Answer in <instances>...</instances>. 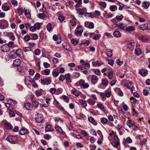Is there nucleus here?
<instances>
[{"instance_id": "423d86ee", "label": "nucleus", "mask_w": 150, "mask_h": 150, "mask_svg": "<svg viewBox=\"0 0 150 150\" xmlns=\"http://www.w3.org/2000/svg\"><path fill=\"white\" fill-rule=\"evenodd\" d=\"M83 31V29L82 26H80L77 27L75 30V33L76 35H81Z\"/></svg>"}, {"instance_id": "e433bc0d", "label": "nucleus", "mask_w": 150, "mask_h": 150, "mask_svg": "<svg viewBox=\"0 0 150 150\" xmlns=\"http://www.w3.org/2000/svg\"><path fill=\"white\" fill-rule=\"evenodd\" d=\"M113 72L112 71H110L108 73V77L111 80L113 77Z\"/></svg>"}, {"instance_id": "6ab92c4d", "label": "nucleus", "mask_w": 150, "mask_h": 150, "mask_svg": "<svg viewBox=\"0 0 150 150\" xmlns=\"http://www.w3.org/2000/svg\"><path fill=\"white\" fill-rule=\"evenodd\" d=\"M117 26L120 28V29L124 31H125V26L122 23H120L116 24Z\"/></svg>"}, {"instance_id": "de8ad7c7", "label": "nucleus", "mask_w": 150, "mask_h": 150, "mask_svg": "<svg viewBox=\"0 0 150 150\" xmlns=\"http://www.w3.org/2000/svg\"><path fill=\"white\" fill-rule=\"evenodd\" d=\"M71 43L74 45H77L78 43V41L75 39H73L71 40Z\"/></svg>"}, {"instance_id": "4be33fe9", "label": "nucleus", "mask_w": 150, "mask_h": 150, "mask_svg": "<svg viewBox=\"0 0 150 150\" xmlns=\"http://www.w3.org/2000/svg\"><path fill=\"white\" fill-rule=\"evenodd\" d=\"M5 105L6 106L8 109L9 110H12L14 108V107L13 106V105H12V103H6Z\"/></svg>"}, {"instance_id": "b1692460", "label": "nucleus", "mask_w": 150, "mask_h": 150, "mask_svg": "<svg viewBox=\"0 0 150 150\" xmlns=\"http://www.w3.org/2000/svg\"><path fill=\"white\" fill-rule=\"evenodd\" d=\"M106 52L108 56L109 57H111L112 56V52L111 50L110 49H107Z\"/></svg>"}, {"instance_id": "69168bd1", "label": "nucleus", "mask_w": 150, "mask_h": 150, "mask_svg": "<svg viewBox=\"0 0 150 150\" xmlns=\"http://www.w3.org/2000/svg\"><path fill=\"white\" fill-rule=\"evenodd\" d=\"M63 98L65 102H68L69 101V99L67 96H63Z\"/></svg>"}, {"instance_id": "49530a36", "label": "nucleus", "mask_w": 150, "mask_h": 150, "mask_svg": "<svg viewBox=\"0 0 150 150\" xmlns=\"http://www.w3.org/2000/svg\"><path fill=\"white\" fill-rule=\"evenodd\" d=\"M35 94L36 96L39 97L42 95V91L41 90H38L36 91L35 92Z\"/></svg>"}, {"instance_id": "f8f14e48", "label": "nucleus", "mask_w": 150, "mask_h": 150, "mask_svg": "<svg viewBox=\"0 0 150 150\" xmlns=\"http://www.w3.org/2000/svg\"><path fill=\"white\" fill-rule=\"evenodd\" d=\"M31 100L33 105L35 107L38 108V106L39 103L36 101L35 99L32 96L31 97Z\"/></svg>"}, {"instance_id": "9d476101", "label": "nucleus", "mask_w": 150, "mask_h": 150, "mask_svg": "<svg viewBox=\"0 0 150 150\" xmlns=\"http://www.w3.org/2000/svg\"><path fill=\"white\" fill-rule=\"evenodd\" d=\"M43 117L42 115L38 113H37V117H36L35 120L38 123H41L43 121Z\"/></svg>"}, {"instance_id": "8fccbe9b", "label": "nucleus", "mask_w": 150, "mask_h": 150, "mask_svg": "<svg viewBox=\"0 0 150 150\" xmlns=\"http://www.w3.org/2000/svg\"><path fill=\"white\" fill-rule=\"evenodd\" d=\"M99 4L103 8H105L106 6V3L103 1H101L99 2Z\"/></svg>"}, {"instance_id": "1a4fd4ad", "label": "nucleus", "mask_w": 150, "mask_h": 150, "mask_svg": "<svg viewBox=\"0 0 150 150\" xmlns=\"http://www.w3.org/2000/svg\"><path fill=\"white\" fill-rule=\"evenodd\" d=\"M65 79H66L67 81L66 83L67 84L68 83H71L72 82V80L71 79V74L69 73H67L65 74L64 75Z\"/></svg>"}, {"instance_id": "9b49d317", "label": "nucleus", "mask_w": 150, "mask_h": 150, "mask_svg": "<svg viewBox=\"0 0 150 150\" xmlns=\"http://www.w3.org/2000/svg\"><path fill=\"white\" fill-rule=\"evenodd\" d=\"M61 36L60 35L57 36L56 35H54L53 36V39L55 41H57V43H59L61 42Z\"/></svg>"}, {"instance_id": "0eeeda50", "label": "nucleus", "mask_w": 150, "mask_h": 150, "mask_svg": "<svg viewBox=\"0 0 150 150\" xmlns=\"http://www.w3.org/2000/svg\"><path fill=\"white\" fill-rule=\"evenodd\" d=\"M6 35L9 37L11 40L14 41L15 40V37L13 33L12 32H6Z\"/></svg>"}, {"instance_id": "13d9d810", "label": "nucleus", "mask_w": 150, "mask_h": 150, "mask_svg": "<svg viewBox=\"0 0 150 150\" xmlns=\"http://www.w3.org/2000/svg\"><path fill=\"white\" fill-rule=\"evenodd\" d=\"M23 49L24 51L25 52L30 51L31 50L30 48L28 47H24Z\"/></svg>"}, {"instance_id": "ea45409f", "label": "nucleus", "mask_w": 150, "mask_h": 150, "mask_svg": "<svg viewBox=\"0 0 150 150\" xmlns=\"http://www.w3.org/2000/svg\"><path fill=\"white\" fill-rule=\"evenodd\" d=\"M47 30L49 32L52 30V27L51 24L50 23H48L47 25Z\"/></svg>"}, {"instance_id": "4d7b16f0", "label": "nucleus", "mask_w": 150, "mask_h": 150, "mask_svg": "<svg viewBox=\"0 0 150 150\" xmlns=\"http://www.w3.org/2000/svg\"><path fill=\"white\" fill-rule=\"evenodd\" d=\"M7 45H8V46L10 48V47H13V46L14 45V42H13L10 41Z\"/></svg>"}, {"instance_id": "79ce46f5", "label": "nucleus", "mask_w": 150, "mask_h": 150, "mask_svg": "<svg viewBox=\"0 0 150 150\" xmlns=\"http://www.w3.org/2000/svg\"><path fill=\"white\" fill-rule=\"evenodd\" d=\"M35 62L36 65L39 68L40 67V59L38 58H37L35 59Z\"/></svg>"}, {"instance_id": "680f3d73", "label": "nucleus", "mask_w": 150, "mask_h": 150, "mask_svg": "<svg viewBox=\"0 0 150 150\" xmlns=\"http://www.w3.org/2000/svg\"><path fill=\"white\" fill-rule=\"evenodd\" d=\"M132 112L133 113V115L134 116H137L138 115V112L136 111L134 108H133Z\"/></svg>"}, {"instance_id": "6e6552de", "label": "nucleus", "mask_w": 150, "mask_h": 150, "mask_svg": "<svg viewBox=\"0 0 150 150\" xmlns=\"http://www.w3.org/2000/svg\"><path fill=\"white\" fill-rule=\"evenodd\" d=\"M135 43L134 41L130 42L127 44V47L130 50L132 51L134 49Z\"/></svg>"}, {"instance_id": "0e129e2a", "label": "nucleus", "mask_w": 150, "mask_h": 150, "mask_svg": "<svg viewBox=\"0 0 150 150\" xmlns=\"http://www.w3.org/2000/svg\"><path fill=\"white\" fill-rule=\"evenodd\" d=\"M40 50L39 49H37L35 50L34 52L35 54L37 55H38L40 54Z\"/></svg>"}, {"instance_id": "7c9ffc66", "label": "nucleus", "mask_w": 150, "mask_h": 150, "mask_svg": "<svg viewBox=\"0 0 150 150\" xmlns=\"http://www.w3.org/2000/svg\"><path fill=\"white\" fill-rule=\"evenodd\" d=\"M113 34L114 36L117 37H120L121 36V33L118 31H115L114 32Z\"/></svg>"}, {"instance_id": "774afa93", "label": "nucleus", "mask_w": 150, "mask_h": 150, "mask_svg": "<svg viewBox=\"0 0 150 150\" xmlns=\"http://www.w3.org/2000/svg\"><path fill=\"white\" fill-rule=\"evenodd\" d=\"M88 119V121L91 123H93L95 121V120L92 117H89Z\"/></svg>"}, {"instance_id": "393cba45", "label": "nucleus", "mask_w": 150, "mask_h": 150, "mask_svg": "<svg viewBox=\"0 0 150 150\" xmlns=\"http://www.w3.org/2000/svg\"><path fill=\"white\" fill-rule=\"evenodd\" d=\"M2 9L4 11H7L9 10L10 7L5 4H3L1 6Z\"/></svg>"}, {"instance_id": "6e6d98bb", "label": "nucleus", "mask_w": 150, "mask_h": 150, "mask_svg": "<svg viewBox=\"0 0 150 150\" xmlns=\"http://www.w3.org/2000/svg\"><path fill=\"white\" fill-rule=\"evenodd\" d=\"M117 90L118 95L121 96H123V94L120 89L118 88H117Z\"/></svg>"}, {"instance_id": "f03ea898", "label": "nucleus", "mask_w": 150, "mask_h": 150, "mask_svg": "<svg viewBox=\"0 0 150 150\" xmlns=\"http://www.w3.org/2000/svg\"><path fill=\"white\" fill-rule=\"evenodd\" d=\"M6 139L7 141L10 143L14 144L17 142L18 140V138L15 136L9 135L6 138Z\"/></svg>"}, {"instance_id": "09e8293b", "label": "nucleus", "mask_w": 150, "mask_h": 150, "mask_svg": "<svg viewBox=\"0 0 150 150\" xmlns=\"http://www.w3.org/2000/svg\"><path fill=\"white\" fill-rule=\"evenodd\" d=\"M52 74L54 76L56 77L59 75V73L57 72L55 70H53L52 71Z\"/></svg>"}, {"instance_id": "f704fd0d", "label": "nucleus", "mask_w": 150, "mask_h": 150, "mask_svg": "<svg viewBox=\"0 0 150 150\" xmlns=\"http://www.w3.org/2000/svg\"><path fill=\"white\" fill-rule=\"evenodd\" d=\"M42 23H37L34 25V26L36 29L39 30L40 28V26L42 25Z\"/></svg>"}, {"instance_id": "c756f323", "label": "nucleus", "mask_w": 150, "mask_h": 150, "mask_svg": "<svg viewBox=\"0 0 150 150\" xmlns=\"http://www.w3.org/2000/svg\"><path fill=\"white\" fill-rule=\"evenodd\" d=\"M109 9L111 11H115L117 9V8L116 6L114 5L110 6Z\"/></svg>"}, {"instance_id": "a211bd4d", "label": "nucleus", "mask_w": 150, "mask_h": 150, "mask_svg": "<svg viewBox=\"0 0 150 150\" xmlns=\"http://www.w3.org/2000/svg\"><path fill=\"white\" fill-rule=\"evenodd\" d=\"M21 63V60L18 59H16L14 60L13 62V65L17 67L19 66Z\"/></svg>"}, {"instance_id": "4468645a", "label": "nucleus", "mask_w": 150, "mask_h": 150, "mask_svg": "<svg viewBox=\"0 0 150 150\" xmlns=\"http://www.w3.org/2000/svg\"><path fill=\"white\" fill-rule=\"evenodd\" d=\"M135 30L134 27L132 26H129L125 29V31L127 32L130 33L132 31H133Z\"/></svg>"}, {"instance_id": "f3484780", "label": "nucleus", "mask_w": 150, "mask_h": 150, "mask_svg": "<svg viewBox=\"0 0 150 150\" xmlns=\"http://www.w3.org/2000/svg\"><path fill=\"white\" fill-rule=\"evenodd\" d=\"M19 133L21 135H24L28 133V130L25 128H22L19 132Z\"/></svg>"}, {"instance_id": "412c9836", "label": "nucleus", "mask_w": 150, "mask_h": 150, "mask_svg": "<svg viewBox=\"0 0 150 150\" xmlns=\"http://www.w3.org/2000/svg\"><path fill=\"white\" fill-rule=\"evenodd\" d=\"M135 123L131 120H129L127 122V124L130 128L132 127Z\"/></svg>"}, {"instance_id": "a878e982", "label": "nucleus", "mask_w": 150, "mask_h": 150, "mask_svg": "<svg viewBox=\"0 0 150 150\" xmlns=\"http://www.w3.org/2000/svg\"><path fill=\"white\" fill-rule=\"evenodd\" d=\"M4 125L6 129H11L12 126L8 122H6L4 123Z\"/></svg>"}, {"instance_id": "a18cd8bd", "label": "nucleus", "mask_w": 150, "mask_h": 150, "mask_svg": "<svg viewBox=\"0 0 150 150\" xmlns=\"http://www.w3.org/2000/svg\"><path fill=\"white\" fill-rule=\"evenodd\" d=\"M50 70L49 69H46L43 70L42 72L43 74L46 75H48L49 74Z\"/></svg>"}, {"instance_id": "2f4dec72", "label": "nucleus", "mask_w": 150, "mask_h": 150, "mask_svg": "<svg viewBox=\"0 0 150 150\" xmlns=\"http://www.w3.org/2000/svg\"><path fill=\"white\" fill-rule=\"evenodd\" d=\"M149 2H147L146 1H144L143 2V7L145 8H148L149 6Z\"/></svg>"}, {"instance_id": "c85d7f7f", "label": "nucleus", "mask_w": 150, "mask_h": 150, "mask_svg": "<svg viewBox=\"0 0 150 150\" xmlns=\"http://www.w3.org/2000/svg\"><path fill=\"white\" fill-rule=\"evenodd\" d=\"M148 25L147 24H144L143 25H140L139 28L141 29L144 30L148 29Z\"/></svg>"}, {"instance_id": "5701e85b", "label": "nucleus", "mask_w": 150, "mask_h": 150, "mask_svg": "<svg viewBox=\"0 0 150 150\" xmlns=\"http://www.w3.org/2000/svg\"><path fill=\"white\" fill-rule=\"evenodd\" d=\"M139 73L142 76H145L148 74L147 71L146 70L142 69L139 71Z\"/></svg>"}, {"instance_id": "a19ab883", "label": "nucleus", "mask_w": 150, "mask_h": 150, "mask_svg": "<svg viewBox=\"0 0 150 150\" xmlns=\"http://www.w3.org/2000/svg\"><path fill=\"white\" fill-rule=\"evenodd\" d=\"M45 80L47 85L50 84L52 81L51 79L49 77L45 78Z\"/></svg>"}, {"instance_id": "052dcab7", "label": "nucleus", "mask_w": 150, "mask_h": 150, "mask_svg": "<svg viewBox=\"0 0 150 150\" xmlns=\"http://www.w3.org/2000/svg\"><path fill=\"white\" fill-rule=\"evenodd\" d=\"M11 59H14L17 57V55L15 53L10 55L9 57Z\"/></svg>"}, {"instance_id": "aec40b11", "label": "nucleus", "mask_w": 150, "mask_h": 150, "mask_svg": "<svg viewBox=\"0 0 150 150\" xmlns=\"http://www.w3.org/2000/svg\"><path fill=\"white\" fill-rule=\"evenodd\" d=\"M15 53L17 55V56L18 57H20L21 55L23 54V51L20 49H17Z\"/></svg>"}, {"instance_id": "bf43d9fd", "label": "nucleus", "mask_w": 150, "mask_h": 150, "mask_svg": "<svg viewBox=\"0 0 150 150\" xmlns=\"http://www.w3.org/2000/svg\"><path fill=\"white\" fill-rule=\"evenodd\" d=\"M45 14L43 13H39L38 14V17L40 18H42L45 17Z\"/></svg>"}, {"instance_id": "58836bf2", "label": "nucleus", "mask_w": 150, "mask_h": 150, "mask_svg": "<svg viewBox=\"0 0 150 150\" xmlns=\"http://www.w3.org/2000/svg\"><path fill=\"white\" fill-rule=\"evenodd\" d=\"M87 102L88 103L92 105H93L95 104L96 102L92 100L91 98L88 99L87 100Z\"/></svg>"}, {"instance_id": "603ef678", "label": "nucleus", "mask_w": 150, "mask_h": 150, "mask_svg": "<svg viewBox=\"0 0 150 150\" xmlns=\"http://www.w3.org/2000/svg\"><path fill=\"white\" fill-rule=\"evenodd\" d=\"M108 80L105 79H102V83L104 86H107L108 85Z\"/></svg>"}, {"instance_id": "bb28decb", "label": "nucleus", "mask_w": 150, "mask_h": 150, "mask_svg": "<svg viewBox=\"0 0 150 150\" xmlns=\"http://www.w3.org/2000/svg\"><path fill=\"white\" fill-rule=\"evenodd\" d=\"M55 128L56 131L58 132L61 134H63L64 133V132L62 129L61 127L57 126L55 127Z\"/></svg>"}, {"instance_id": "5fc2aeb1", "label": "nucleus", "mask_w": 150, "mask_h": 150, "mask_svg": "<svg viewBox=\"0 0 150 150\" xmlns=\"http://www.w3.org/2000/svg\"><path fill=\"white\" fill-rule=\"evenodd\" d=\"M123 18V16L122 14H121L120 16H117L116 17V18L117 20L118 21H121Z\"/></svg>"}, {"instance_id": "72a5a7b5", "label": "nucleus", "mask_w": 150, "mask_h": 150, "mask_svg": "<svg viewBox=\"0 0 150 150\" xmlns=\"http://www.w3.org/2000/svg\"><path fill=\"white\" fill-rule=\"evenodd\" d=\"M97 106L102 111L104 112L105 111V109L102 104L99 103L97 105Z\"/></svg>"}, {"instance_id": "473e14b6", "label": "nucleus", "mask_w": 150, "mask_h": 150, "mask_svg": "<svg viewBox=\"0 0 150 150\" xmlns=\"http://www.w3.org/2000/svg\"><path fill=\"white\" fill-rule=\"evenodd\" d=\"M139 39L142 41L144 42L147 40L148 38L145 35H142L139 36Z\"/></svg>"}, {"instance_id": "e2e57ef3", "label": "nucleus", "mask_w": 150, "mask_h": 150, "mask_svg": "<svg viewBox=\"0 0 150 150\" xmlns=\"http://www.w3.org/2000/svg\"><path fill=\"white\" fill-rule=\"evenodd\" d=\"M30 39V38L28 35H25L24 37V40L25 41H28Z\"/></svg>"}, {"instance_id": "ddd939ff", "label": "nucleus", "mask_w": 150, "mask_h": 150, "mask_svg": "<svg viewBox=\"0 0 150 150\" xmlns=\"http://www.w3.org/2000/svg\"><path fill=\"white\" fill-rule=\"evenodd\" d=\"M10 49L7 45H3L1 47V50L4 52H7L10 50Z\"/></svg>"}, {"instance_id": "dca6fc26", "label": "nucleus", "mask_w": 150, "mask_h": 150, "mask_svg": "<svg viewBox=\"0 0 150 150\" xmlns=\"http://www.w3.org/2000/svg\"><path fill=\"white\" fill-rule=\"evenodd\" d=\"M76 19L74 16H72L71 19L70 20V22L72 26H74L76 25Z\"/></svg>"}, {"instance_id": "7ed1b4c3", "label": "nucleus", "mask_w": 150, "mask_h": 150, "mask_svg": "<svg viewBox=\"0 0 150 150\" xmlns=\"http://www.w3.org/2000/svg\"><path fill=\"white\" fill-rule=\"evenodd\" d=\"M79 85L83 88H86L89 87V85L87 83H85L84 80L81 79L79 81Z\"/></svg>"}, {"instance_id": "4c0bfd02", "label": "nucleus", "mask_w": 150, "mask_h": 150, "mask_svg": "<svg viewBox=\"0 0 150 150\" xmlns=\"http://www.w3.org/2000/svg\"><path fill=\"white\" fill-rule=\"evenodd\" d=\"M100 120L101 123L104 125L108 121V119L105 117H102L100 118Z\"/></svg>"}, {"instance_id": "39448f33", "label": "nucleus", "mask_w": 150, "mask_h": 150, "mask_svg": "<svg viewBox=\"0 0 150 150\" xmlns=\"http://www.w3.org/2000/svg\"><path fill=\"white\" fill-rule=\"evenodd\" d=\"M32 81V79L30 76H26L25 77L24 81L26 85H30Z\"/></svg>"}, {"instance_id": "cd10ccee", "label": "nucleus", "mask_w": 150, "mask_h": 150, "mask_svg": "<svg viewBox=\"0 0 150 150\" xmlns=\"http://www.w3.org/2000/svg\"><path fill=\"white\" fill-rule=\"evenodd\" d=\"M142 53V52L141 49L139 48H137L135 49V54L139 56Z\"/></svg>"}, {"instance_id": "37998d69", "label": "nucleus", "mask_w": 150, "mask_h": 150, "mask_svg": "<svg viewBox=\"0 0 150 150\" xmlns=\"http://www.w3.org/2000/svg\"><path fill=\"white\" fill-rule=\"evenodd\" d=\"M71 92L76 96H79V93L76 90H74V91L71 90Z\"/></svg>"}, {"instance_id": "c03bdc74", "label": "nucleus", "mask_w": 150, "mask_h": 150, "mask_svg": "<svg viewBox=\"0 0 150 150\" xmlns=\"http://www.w3.org/2000/svg\"><path fill=\"white\" fill-rule=\"evenodd\" d=\"M24 13L26 17L30 18V14L28 10H25Z\"/></svg>"}, {"instance_id": "864d4df0", "label": "nucleus", "mask_w": 150, "mask_h": 150, "mask_svg": "<svg viewBox=\"0 0 150 150\" xmlns=\"http://www.w3.org/2000/svg\"><path fill=\"white\" fill-rule=\"evenodd\" d=\"M17 10L18 13L20 15L22 14L24 12L23 9L22 8H18L17 9Z\"/></svg>"}, {"instance_id": "c9c22d12", "label": "nucleus", "mask_w": 150, "mask_h": 150, "mask_svg": "<svg viewBox=\"0 0 150 150\" xmlns=\"http://www.w3.org/2000/svg\"><path fill=\"white\" fill-rule=\"evenodd\" d=\"M31 105V104L29 103H25L24 104V107L28 110L30 109Z\"/></svg>"}, {"instance_id": "f257e3e1", "label": "nucleus", "mask_w": 150, "mask_h": 150, "mask_svg": "<svg viewBox=\"0 0 150 150\" xmlns=\"http://www.w3.org/2000/svg\"><path fill=\"white\" fill-rule=\"evenodd\" d=\"M76 10L79 15H83L85 16H88L90 17V13L86 12L87 9L85 8H83L82 9L77 8Z\"/></svg>"}, {"instance_id": "3c124183", "label": "nucleus", "mask_w": 150, "mask_h": 150, "mask_svg": "<svg viewBox=\"0 0 150 150\" xmlns=\"http://www.w3.org/2000/svg\"><path fill=\"white\" fill-rule=\"evenodd\" d=\"M80 103L81 105L84 107L87 106V103L85 101L82 100L80 101Z\"/></svg>"}, {"instance_id": "2eb2a0df", "label": "nucleus", "mask_w": 150, "mask_h": 150, "mask_svg": "<svg viewBox=\"0 0 150 150\" xmlns=\"http://www.w3.org/2000/svg\"><path fill=\"white\" fill-rule=\"evenodd\" d=\"M45 129L46 132H50L53 131L54 128L51 125L48 124L46 126Z\"/></svg>"}, {"instance_id": "20e7f679", "label": "nucleus", "mask_w": 150, "mask_h": 150, "mask_svg": "<svg viewBox=\"0 0 150 150\" xmlns=\"http://www.w3.org/2000/svg\"><path fill=\"white\" fill-rule=\"evenodd\" d=\"M98 80V78L95 75H91V83L93 85H95L97 83Z\"/></svg>"}, {"instance_id": "338daca9", "label": "nucleus", "mask_w": 150, "mask_h": 150, "mask_svg": "<svg viewBox=\"0 0 150 150\" xmlns=\"http://www.w3.org/2000/svg\"><path fill=\"white\" fill-rule=\"evenodd\" d=\"M31 84H32V86L34 88L38 87V85L35 83V81L33 80H32V82L31 83Z\"/></svg>"}]
</instances>
